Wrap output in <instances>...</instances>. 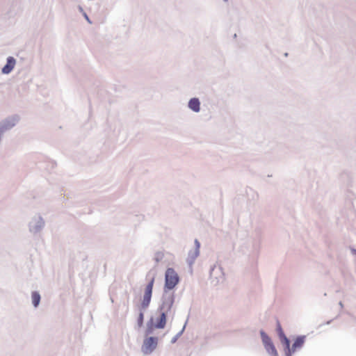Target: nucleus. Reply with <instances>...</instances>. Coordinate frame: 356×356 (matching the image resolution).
<instances>
[{
  "label": "nucleus",
  "instance_id": "5",
  "mask_svg": "<svg viewBox=\"0 0 356 356\" xmlns=\"http://www.w3.org/2000/svg\"><path fill=\"white\" fill-rule=\"evenodd\" d=\"M259 334L266 353L270 356H279L277 350L270 337L263 330H260Z\"/></svg>",
  "mask_w": 356,
  "mask_h": 356
},
{
  "label": "nucleus",
  "instance_id": "4",
  "mask_svg": "<svg viewBox=\"0 0 356 356\" xmlns=\"http://www.w3.org/2000/svg\"><path fill=\"white\" fill-rule=\"evenodd\" d=\"M45 222L40 214L34 215L29 222V230L31 234L40 233L44 227Z\"/></svg>",
  "mask_w": 356,
  "mask_h": 356
},
{
  "label": "nucleus",
  "instance_id": "15",
  "mask_svg": "<svg viewBox=\"0 0 356 356\" xmlns=\"http://www.w3.org/2000/svg\"><path fill=\"white\" fill-rule=\"evenodd\" d=\"M154 327V318L151 317L149 321L147 323V328L145 330V336L150 335L153 333Z\"/></svg>",
  "mask_w": 356,
  "mask_h": 356
},
{
  "label": "nucleus",
  "instance_id": "18",
  "mask_svg": "<svg viewBox=\"0 0 356 356\" xmlns=\"http://www.w3.org/2000/svg\"><path fill=\"white\" fill-rule=\"evenodd\" d=\"M276 331H277V336L278 337H282V336H284L286 335L284 332V330L281 326V324L280 323L279 321H277V323H276Z\"/></svg>",
  "mask_w": 356,
  "mask_h": 356
},
{
  "label": "nucleus",
  "instance_id": "20",
  "mask_svg": "<svg viewBox=\"0 0 356 356\" xmlns=\"http://www.w3.org/2000/svg\"><path fill=\"white\" fill-rule=\"evenodd\" d=\"M194 245H195V248H194V250H200V241H199L197 239H195V241H194Z\"/></svg>",
  "mask_w": 356,
  "mask_h": 356
},
{
  "label": "nucleus",
  "instance_id": "13",
  "mask_svg": "<svg viewBox=\"0 0 356 356\" xmlns=\"http://www.w3.org/2000/svg\"><path fill=\"white\" fill-rule=\"evenodd\" d=\"M279 339L283 346L284 353L291 351V346L290 339L286 335L279 337Z\"/></svg>",
  "mask_w": 356,
  "mask_h": 356
},
{
  "label": "nucleus",
  "instance_id": "14",
  "mask_svg": "<svg viewBox=\"0 0 356 356\" xmlns=\"http://www.w3.org/2000/svg\"><path fill=\"white\" fill-rule=\"evenodd\" d=\"M41 296L38 291L31 292V302L33 307L37 308L40 303Z\"/></svg>",
  "mask_w": 356,
  "mask_h": 356
},
{
  "label": "nucleus",
  "instance_id": "16",
  "mask_svg": "<svg viewBox=\"0 0 356 356\" xmlns=\"http://www.w3.org/2000/svg\"><path fill=\"white\" fill-rule=\"evenodd\" d=\"M186 323H187V321H186V323H185L184 325L183 326L182 329L175 336H174L172 338L171 343H176L177 341L178 340V339L182 335V334L184 333V330L186 328Z\"/></svg>",
  "mask_w": 356,
  "mask_h": 356
},
{
  "label": "nucleus",
  "instance_id": "12",
  "mask_svg": "<svg viewBox=\"0 0 356 356\" xmlns=\"http://www.w3.org/2000/svg\"><path fill=\"white\" fill-rule=\"evenodd\" d=\"M200 255V250H190L188 253V257L186 259V262L190 267H191L195 261V259Z\"/></svg>",
  "mask_w": 356,
  "mask_h": 356
},
{
  "label": "nucleus",
  "instance_id": "19",
  "mask_svg": "<svg viewBox=\"0 0 356 356\" xmlns=\"http://www.w3.org/2000/svg\"><path fill=\"white\" fill-rule=\"evenodd\" d=\"M78 10L82 14V15L83 16V17L86 19V20L90 24H92V21L90 20V19L89 18L88 15H87V13L84 11V10L83 9V8L81 6H78Z\"/></svg>",
  "mask_w": 356,
  "mask_h": 356
},
{
  "label": "nucleus",
  "instance_id": "25",
  "mask_svg": "<svg viewBox=\"0 0 356 356\" xmlns=\"http://www.w3.org/2000/svg\"><path fill=\"white\" fill-rule=\"evenodd\" d=\"M229 0H223L224 2H227Z\"/></svg>",
  "mask_w": 356,
  "mask_h": 356
},
{
  "label": "nucleus",
  "instance_id": "2",
  "mask_svg": "<svg viewBox=\"0 0 356 356\" xmlns=\"http://www.w3.org/2000/svg\"><path fill=\"white\" fill-rule=\"evenodd\" d=\"M179 282V277L172 268H168L165 273V284L163 291L172 290Z\"/></svg>",
  "mask_w": 356,
  "mask_h": 356
},
{
  "label": "nucleus",
  "instance_id": "10",
  "mask_svg": "<svg viewBox=\"0 0 356 356\" xmlns=\"http://www.w3.org/2000/svg\"><path fill=\"white\" fill-rule=\"evenodd\" d=\"M159 312H160V315L156 319V322L154 323V327L156 329H163L165 327L167 321V315L168 314L163 311Z\"/></svg>",
  "mask_w": 356,
  "mask_h": 356
},
{
  "label": "nucleus",
  "instance_id": "8",
  "mask_svg": "<svg viewBox=\"0 0 356 356\" xmlns=\"http://www.w3.org/2000/svg\"><path fill=\"white\" fill-rule=\"evenodd\" d=\"M306 341L305 335H298L297 336L291 345V350L292 353H296V351L300 350L303 346Z\"/></svg>",
  "mask_w": 356,
  "mask_h": 356
},
{
  "label": "nucleus",
  "instance_id": "11",
  "mask_svg": "<svg viewBox=\"0 0 356 356\" xmlns=\"http://www.w3.org/2000/svg\"><path fill=\"white\" fill-rule=\"evenodd\" d=\"M200 101L197 97H192L188 102V108L195 113H199L200 111Z\"/></svg>",
  "mask_w": 356,
  "mask_h": 356
},
{
  "label": "nucleus",
  "instance_id": "7",
  "mask_svg": "<svg viewBox=\"0 0 356 356\" xmlns=\"http://www.w3.org/2000/svg\"><path fill=\"white\" fill-rule=\"evenodd\" d=\"M158 344V338L156 337H149L146 338L142 346V351L145 355L152 353L156 348Z\"/></svg>",
  "mask_w": 356,
  "mask_h": 356
},
{
  "label": "nucleus",
  "instance_id": "17",
  "mask_svg": "<svg viewBox=\"0 0 356 356\" xmlns=\"http://www.w3.org/2000/svg\"><path fill=\"white\" fill-rule=\"evenodd\" d=\"M144 311L145 310H140L138 319H137V323L138 327H142L144 323Z\"/></svg>",
  "mask_w": 356,
  "mask_h": 356
},
{
  "label": "nucleus",
  "instance_id": "3",
  "mask_svg": "<svg viewBox=\"0 0 356 356\" xmlns=\"http://www.w3.org/2000/svg\"><path fill=\"white\" fill-rule=\"evenodd\" d=\"M154 284V277H152L145 286L143 300L139 307L140 310H146L149 306L152 296Z\"/></svg>",
  "mask_w": 356,
  "mask_h": 356
},
{
  "label": "nucleus",
  "instance_id": "23",
  "mask_svg": "<svg viewBox=\"0 0 356 356\" xmlns=\"http://www.w3.org/2000/svg\"><path fill=\"white\" fill-rule=\"evenodd\" d=\"M339 306L341 307V308H343V305L342 302H341V301H340V302H339Z\"/></svg>",
  "mask_w": 356,
  "mask_h": 356
},
{
  "label": "nucleus",
  "instance_id": "24",
  "mask_svg": "<svg viewBox=\"0 0 356 356\" xmlns=\"http://www.w3.org/2000/svg\"><path fill=\"white\" fill-rule=\"evenodd\" d=\"M332 320L327 321L326 324L329 325L331 323Z\"/></svg>",
  "mask_w": 356,
  "mask_h": 356
},
{
  "label": "nucleus",
  "instance_id": "6",
  "mask_svg": "<svg viewBox=\"0 0 356 356\" xmlns=\"http://www.w3.org/2000/svg\"><path fill=\"white\" fill-rule=\"evenodd\" d=\"M210 279L215 285L223 282L225 273L220 266L214 265L210 270Z\"/></svg>",
  "mask_w": 356,
  "mask_h": 356
},
{
  "label": "nucleus",
  "instance_id": "1",
  "mask_svg": "<svg viewBox=\"0 0 356 356\" xmlns=\"http://www.w3.org/2000/svg\"><path fill=\"white\" fill-rule=\"evenodd\" d=\"M175 300V296L173 291H163L161 297V304L159 305L158 311H163L174 316L175 312L172 311V307Z\"/></svg>",
  "mask_w": 356,
  "mask_h": 356
},
{
  "label": "nucleus",
  "instance_id": "9",
  "mask_svg": "<svg viewBox=\"0 0 356 356\" xmlns=\"http://www.w3.org/2000/svg\"><path fill=\"white\" fill-rule=\"evenodd\" d=\"M16 64V60L13 56H8L6 59V65L2 67L1 72L3 74H10L14 69Z\"/></svg>",
  "mask_w": 356,
  "mask_h": 356
},
{
  "label": "nucleus",
  "instance_id": "21",
  "mask_svg": "<svg viewBox=\"0 0 356 356\" xmlns=\"http://www.w3.org/2000/svg\"><path fill=\"white\" fill-rule=\"evenodd\" d=\"M295 353H292V351H288V352H285L284 353V355L285 356H293V355Z\"/></svg>",
  "mask_w": 356,
  "mask_h": 356
},
{
  "label": "nucleus",
  "instance_id": "22",
  "mask_svg": "<svg viewBox=\"0 0 356 356\" xmlns=\"http://www.w3.org/2000/svg\"><path fill=\"white\" fill-rule=\"evenodd\" d=\"M350 251L352 252L353 254L355 255L356 254V249L355 248H351L350 249Z\"/></svg>",
  "mask_w": 356,
  "mask_h": 356
}]
</instances>
